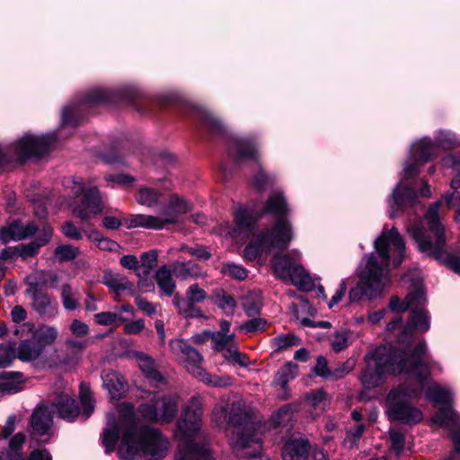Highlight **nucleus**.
Returning <instances> with one entry per match:
<instances>
[{"mask_svg":"<svg viewBox=\"0 0 460 460\" xmlns=\"http://www.w3.org/2000/svg\"><path fill=\"white\" fill-rule=\"evenodd\" d=\"M119 435L121 441L118 455L122 460H138L141 456L146 460H159L168 453V440L158 429L143 424L134 407L128 403L119 406V420L112 413L107 415V425L102 431L106 453L115 449Z\"/></svg>","mask_w":460,"mask_h":460,"instance_id":"nucleus-1","label":"nucleus"},{"mask_svg":"<svg viewBox=\"0 0 460 460\" xmlns=\"http://www.w3.org/2000/svg\"><path fill=\"white\" fill-rule=\"evenodd\" d=\"M442 164L446 168H452L458 174L452 179L450 189L443 199L430 205L423 221L409 226L408 231L421 252L439 261H446L450 269L460 275V257H449L445 250V228L438 213L439 208L445 204L448 209L456 210L455 221H460V154L447 155L442 159Z\"/></svg>","mask_w":460,"mask_h":460,"instance_id":"nucleus-2","label":"nucleus"},{"mask_svg":"<svg viewBox=\"0 0 460 460\" xmlns=\"http://www.w3.org/2000/svg\"><path fill=\"white\" fill-rule=\"evenodd\" d=\"M375 251L365 256L358 270V282L350 288V302L372 300L381 295L389 283V262L394 267L403 261L405 243L396 227L384 229L374 243Z\"/></svg>","mask_w":460,"mask_h":460,"instance_id":"nucleus-3","label":"nucleus"},{"mask_svg":"<svg viewBox=\"0 0 460 460\" xmlns=\"http://www.w3.org/2000/svg\"><path fill=\"white\" fill-rule=\"evenodd\" d=\"M425 351V342H420L411 357H408L407 350L400 351L391 344L376 348L365 357L367 367L361 376L362 385L371 389L383 382L386 373H405L414 377L424 388L429 375V367L422 360Z\"/></svg>","mask_w":460,"mask_h":460,"instance_id":"nucleus-4","label":"nucleus"},{"mask_svg":"<svg viewBox=\"0 0 460 460\" xmlns=\"http://www.w3.org/2000/svg\"><path fill=\"white\" fill-rule=\"evenodd\" d=\"M264 213L278 217L276 223L253 236L245 247L244 257L253 261L264 252L282 251L286 249L294 237L293 227L286 216L289 213L287 200L281 192H275L266 201Z\"/></svg>","mask_w":460,"mask_h":460,"instance_id":"nucleus-5","label":"nucleus"},{"mask_svg":"<svg viewBox=\"0 0 460 460\" xmlns=\"http://www.w3.org/2000/svg\"><path fill=\"white\" fill-rule=\"evenodd\" d=\"M203 408L200 400L192 397L184 407L177 422L175 437L180 446L174 460H214L208 447L198 443L202 422Z\"/></svg>","mask_w":460,"mask_h":460,"instance_id":"nucleus-6","label":"nucleus"},{"mask_svg":"<svg viewBox=\"0 0 460 460\" xmlns=\"http://www.w3.org/2000/svg\"><path fill=\"white\" fill-rule=\"evenodd\" d=\"M437 145L432 144L427 138L420 139L411 146V157L404 164L402 179L394 189L388 200L391 218H394L401 209L415 204L417 194L404 184V181L416 176L420 172V167L437 155Z\"/></svg>","mask_w":460,"mask_h":460,"instance_id":"nucleus-7","label":"nucleus"},{"mask_svg":"<svg viewBox=\"0 0 460 460\" xmlns=\"http://www.w3.org/2000/svg\"><path fill=\"white\" fill-rule=\"evenodd\" d=\"M212 422L219 428H232L231 443L236 438L238 431L246 438L257 430L252 416L243 408L242 402H234L229 409L226 400H220L213 408Z\"/></svg>","mask_w":460,"mask_h":460,"instance_id":"nucleus-8","label":"nucleus"},{"mask_svg":"<svg viewBox=\"0 0 460 460\" xmlns=\"http://www.w3.org/2000/svg\"><path fill=\"white\" fill-rule=\"evenodd\" d=\"M418 394L416 388L406 384H402L392 390L386 400V412L389 419L410 425L420 422L423 420L422 411L409 401Z\"/></svg>","mask_w":460,"mask_h":460,"instance_id":"nucleus-9","label":"nucleus"},{"mask_svg":"<svg viewBox=\"0 0 460 460\" xmlns=\"http://www.w3.org/2000/svg\"><path fill=\"white\" fill-rule=\"evenodd\" d=\"M190 210V205L182 198L172 196L168 207L161 216L132 215L126 222L128 228L145 227L149 229H161L167 224H175L179 216Z\"/></svg>","mask_w":460,"mask_h":460,"instance_id":"nucleus-10","label":"nucleus"},{"mask_svg":"<svg viewBox=\"0 0 460 460\" xmlns=\"http://www.w3.org/2000/svg\"><path fill=\"white\" fill-rule=\"evenodd\" d=\"M276 275L284 280H290L298 289H312L314 283L305 270L293 261L288 254H276L271 261Z\"/></svg>","mask_w":460,"mask_h":460,"instance_id":"nucleus-11","label":"nucleus"},{"mask_svg":"<svg viewBox=\"0 0 460 460\" xmlns=\"http://www.w3.org/2000/svg\"><path fill=\"white\" fill-rule=\"evenodd\" d=\"M56 141L57 136L55 133L41 136L25 134L11 146L12 158L22 161L31 156L42 155L53 147Z\"/></svg>","mask_w":460,"mask_h":460,"instance_id":"nucleus-12","label":"nucleus"},{"mask_svg":"<svg viewBox=\"0 0 460 460\" xmlns=\"http://www.w3.org/2000/svg\"><path fill=\"white\" fill-rule=\"evenodd\" d=\"M179 397L177 395L160 396L155 394L149 402L139 406L137 413L144 419L155 422L171 421L178 410Z\"/></svg>","mask_w":460,"mask_h":460,"instance_id":"nucleus-13","label":"nucleus"},{"mask_svg":"<svg viewBox=\"0 0 460 460\" xmlns=\"http://www.w3.org/2000/svg\"><path fill=\"white\" fill-rule=\"evenodd\" d=\"M71 186L75 195H83L80 205L74 209V214L82 220H89L101 213L102 203L99 190L96 187H87L81 179H74Z\"/></svg>","mask_w":460,"mask_h":460,"instance_id":"nucleus-14","label":"nucleus"},{"mask_svg":"<svg viewBox=\"0 0 460 460\" xmlns=\"http://www.w3.org/2000/svg\"><path fill=\"white\" fill-rule=\"evenodd\" d=\"M422 305H414L411 308V318L407 325L403 328L402 332L401 333V336L399 338V342L402 348H400L398 350L408 351V357H411L418 345L414 348V349H411L409 346V339L411 337L413 333V329L416 328L417 330H420L421 332H427L429 329L430 326V318L428 314V312L421 307Z\"/></svg>","mask_w":460,"mask_h":460,"instance_id":"nucleus-15","label":"nucleus"},{"mask_svg":"<svg viewBox=\"0 0 460 460\" xmlns=\"http://www.w3.org/2000/svg\"><path fill=\"white\" fill-rule=\"evenodd\" d=\"M236 434V438L233 439V447L238 456L246 457L247 460H270L261 453V438L257 430L246 438L240 431Z\"/></svg>","mask_w":460,"mask_h":460,"instance_id":"nucleus-16","label":"nucleus"},{"mask_svg":"<svg viewBox=\"0 0 460 460\" xmlns=\"http://www.w3.org/2000/svg\"><path fill=\"white\" fill-rule=\"evenodd\" d=\"M16 336H26L31 334L44 349L46 346L53 344L58 337V328L54 325L40 324L37 328L31 323H24L15 330Z\"/></svg>","mask_w":460,"mask_h":460,"instance_id":"nucleus-17","label":"nucleus"},{"mask_svg":"<svg viewBox=\"0 0 460 460\" xmlns=\"http://www.w3.org/2000/svg\"><path fill=\"white\" fill-rule=\"evenodd\" d=\"M235 227L233 228L228 222L219 226V234L237 238L240 234H249L256 224L252 213L245 208H239L234 214Z\"/></svg>","mask_w":460,"mask_h":460,"instance_id":"nucleus-18","label":"nucleus"},{"mask_svg":"<svg viewBox=\"0 0 460 460\" xmlns=\"http://www.w3.org/2000/svg\"><path fill=\"white\" fill-rule=\"evenodd\" d=\"M228 151L237 164L257 162L260 156L256 145L249 138H233L229 143Z\"/></svg>","mask_w":460,"mask_h":460,"instance_id":"nucleus-19","label":"nucleus"},{"mask_svg":"<svg viewBox=\"0 0 460 460\" xmlns=\"http://www.w3.org/2000/svg\"><path fill=\"white\" fill-rule=\"evenodd\" d=\"M31 298L33 310L43 319H53L59 312L57 300L50 295L42 291H34Z\"/></svg>","mask_w":460,"mask_h":460,"instance_id":"nucleus-20","label":"nucleus"},{"mask_svg":"<svg viewBox=\"0 0 460 460\" xmlns=\"http://www.w3.org/2000/svg\"><path fill=\"white\" fill-rule=\"evenodd\" d=\"M38 227L34 223L23 226L20 221H13L0 228V241L7 243L12 241H20L32 236Z\"/></svg>","mask_w":460,"mask_h":460,"instance_id":"nucleus-21","label":"nucleus"},{"mask_svg":"<svg viewBox=\"0 0 460 460\" xmlns=\"http://www.w3.org/2000/svg\"><path fill=\"white\" fill-rule=\"evenodd\" d=\"M425 302V291L422 285L420 283H417L403 301H401L398 296H393L390 300L389 306L392 311L400 313L411 309L414 305H422Z\"/></svg>","mask_w":460,"mask_h":460,"instance_id":"nucleus-22","label":"nucleus"},{"mask_svg":"<svg viewBox=\"0 0 460 460\" xmlns=\"http://www.w3.org/2000/svg\"><path fill=\"white\" fill-rule=\"evenodd\" d=\"M170 346L174 352L183 355L186 361L187 370L194 376V368H202L200 364L203 361L201 354L182 339L172 340Z\"/></svg>","mask_w":460,"mask_h":460,"instance_id":"nucleus-23","label":"nucleus"},{"mask_svg":"<svg viewBox=\"0 0 460 460\" xmlns=\"http://www.w3.org/2000/svg\"><path fill=\"white\" fill-rule=\"evenodd\" d=\"M133 357L137 360L139 368L155 386L165 385V379L157 370V366L154 358L141 351H133Z\"/></svg>","mask_w":460,"mask_h":460,"instance_id":"nucleus-24","label":"nucleus"},{"mask_svg":"<svg viewBox=\"0 0 460 460\" xmlns=\"http://www.w3.org/2000/svg\"><path fill=\"white\" fill-rule=\"evenodd\" d=\"M51 411L64 420H75L79 415V408L68 393L60 394L51 403Z\"/></svg>","mask_w":460,"mask_h":460,"instance_id":"nucleus-25","label":"nucleus"},{"mask_svg":"<svg viewBox=\"0 0 460 460\" xmlns=\"http://www.w3.org/2000/svg\"><path fill=\"white\" fill-rule=\"evenodd\" d=\"M102 378L103 386L108 391L111 399L121 398L128 390V384L123 376L112 369L102 371Z\"/></svg>","mask_w":460,"mask_h":460,"instance_id":"nucleus-26","label":"nucleus"},{"mask_svg":"<svg viewBox=\"0 0 460 460\" xmlns=\"http://www.w3.org/2000/svg\"><path fill=\"white\" fill-rule=\"evenodd\" d=\"M53 230L50 226L43 224L38 237L31 243H21L15 246L16 255L22 259L32 257L38 253L40 247L45 245L52 237Z\"/></svg>","mask_w":460,"mask_h":460,"instance_id":"nucleus-27","label":"nucleus"},{"mask_svg":"<svg viewBox=\"0 0 460 460\" xmlns=\"http://www.w3.org/2000/svg\"><path fill=\"white\" fill-rule=\"evenodd\" d=\"M309 443L304 438L288 440L282 450L283 460H304L309 452Z\"/></svg>","mask_w":460,"mask_h":460,"instance_id":"nucleus-28","label":"nucleus"},{"mask_svg":"<svg viewBox=\"0 0 460 460\" xmlns=\"http://www.w3.org/2000/svg\"><path fill=\"white\" fill-rule=\"evenodd\" d=\"M51 408L41 406L37 408L31 420V428L34 433L41 436L49 432L52 426Z\"/></svg>","mask_w":460,"mask_h":460,"instance_id":"nucleus-29","label":"nucleus"},{"mask_svg":"<svg viewBox=\"0 0 460 460\" xmlns=\"http://www.w3.org/2000/svg\"><path fill=\"white\" fill-rule=\"evenodd\" d=\"M23 375L21 372L0 373V395L13 394L22 388Z\"/></svg>","mask_w":460,"mask_h":460,"instance_id":"nucleus-30","label":"nucleus"},{"mask_svg":"<svg viewBox=\"0 0 460 460\" xmlns=\"http://www.w3.org/2000/svg\"><path fill=\"white\" fill-rule=\"evenodd\" d=\"M298 374V366L293 362H287L281 367L275 375L273 384L279 385L282 389V394L279 396L282 399L288 397V384L294 379Z\"/></svg>","mask_w":460,"mask_h":460,"instance_id":"nucleus-31","label":"nucleus"},{"mask_svg":"<svg viewBox=\"0 0 460 460\" xmlns=\"http://www.w3.org/2000/svg\"><path fill=\"white\" fill-rule=\"evenodd\" d=\"M353 367V364L349 361L344 363L341 367L335 368L331 371L328 367L327 360L324 357L320 356L317 358L316 365L314 367V371L317 376L324 378H335L339 379L347 375Z\"/></svg>","mask_w":460,"mask_h":460,"instance_id":"nucleus-32","label":"nucleus"},{"mask_svg":"<svg viewBox=\"0 0 460 460\" xmlns=\"http://www.w3.org/2000/svg\"><path fill=\"white\" fill-rule=\"evenodd\" d=\"M43 349L33 339L22 341L15 349V356L22 362H31L38 359L43 353Z\"/></svg>","mask_w":460,"mask_h":460,"instance_id":"nucleus-33","label":"nucleus"},{"mask_svg":"<svg viewBox=\"0 0 460 460\" xmlns=\"http://www.w3.org/2000/svg\"><path fill=\"white\" fill-rule=\"evenodd\" d=\"M172 269L166 265L161 266L155 272V279L162 295L171 296L175 288L176 283L172 279Z\"/></svg>","mask_w":460,"mask_h":460,"instance_id":"nucleus-34","label":"nucleus"},{"mask_svg":"<svg viewBox=\"0 0 460 460\" xmlns=\"http://www.w3.org/2000/svg\"><path fill=\"white\" fill-rule=\"evenodd\" d=\"M171 268L176 278L181 280L198 279L203 275L199 265L191 261H174Z\"/></svg>","mask_w":460,"mask_h":460,"instance_id":"nucleus-35","label":"nucleus"},{"mask_svg":"<svg viewBox=\"0 0 460 460\" xmlns=\"http://www.w3.org/2000/svg\"><path fill=\"white\" fill-rule=\"evenodd\" d=\"M102 283L117 294L133 288V284L125 276L111 271L104 272Z\"/></svg>","mask_w":460,"mask_h":460,"instance_id":"nucleus-36","label":"nucleus"},{"mask_svg":"<svg viewBox=\"0 0 460 460\" xmlns=\"http://www.w3.org/2000/svg\"><path fill=\"white\" fill-rule=\"evenodd\" d=\"M193 370L195 377L199 378L204 384L214 387L226 388L230 386L233 383V378L227 375H211L208 373L204 368L196 367Z\"/></svg>","mask_w":460,"mask_h":460,"instance_id":"nucleus-37","label":"nucleus"},{"mask_svg":"<svg viewBox=\"0 0 460 460\" xmlns=\"http://www.w3.org/2000/svg\"><path fill=\"white\" fill-rule=\"evenodd\" d=\"M25 437L22 433L15 434L9 442V448L4 456L0 454V460H24L22 453Z\"/></svg>","mask_w":460,"mask_h":460,"instance_id":"nucleus-38","label":"nucleus"},{"mask_svg":"<svg viewBox=\"0 0 460 460\" xmlns=\"http://www.w3.org/2000/svg\"><path fill=\"white\" fill-rule=\"evenodd\" d=\"M198 119L202 125L212 134H219L223 132L224 126L219 119L215 118L210 112L202 108L196 110Z\"/></svg>","mask_w":460,"mask_h":460,"instance_id":"nucleus-39","label":"nucleus"},{"mask_svg":"<svg viewBox=\"0 0 460 460\" xmlns=\"http://www.w3.org/2000/svg\"><path fill=\"white\" fill-rule=\"evenodd\" d=\"M306 403L314 411V415L317 416L325 410L330 403V400L325 392L317 390L306 396Z\"/></svg>","mask_w":460,"mask_h":460,"instance_id":"nucleus-40","label":"nucleus"},{"mask_svg":"<svg viewBox=\"0 0 460 460\" xmlns=\"http://www.w3.org/2000/svg\"><path fill=\"white\" fill-rule=\"evenodd\" d=\"M213 302L226 314H233L236 306L234 298L223 289H217L212 295Z\"/></svg>","mask_w":460,"mask_h":460,"instance_id":"nucleus-41","label":"nucleus"},{"mask_svg":"<svg viewBox=\"0 0 460 460\" xmlns=\"http://www.w3.org/2000/svg\"><path fill=\"white\" fill-rule=\"evenodd\" d=\"M294 411L295 409L292 405H284L272 413L269 420L270 425L273 428L287 426L292 420Z\"/></svg>","mask_w":460,"mask_h":460,"instance_id":"nucleus-42","label":"nucleus"},{"mask_svg":"<svg viewBox=\"0 0 460 460\" xmlns=\"http://www.w3.org/2000/svg\"><path fill=\"white\" fill-rule=\"evenodd\" d=\"M80 402L83 409L82 416L87 420L94 411L95 401L89 385L85 383L80 385Z\"/></svg>","mask_w":460,"mask_h":460,"instance_id":"nucleus-43","label":"nucleus"},{"mask_svg":"<svg viewBox=\"0 0 460 460\" xmlns=\"http://www.w3.org/2000/svg\"><path fill=\"white\" fill-rule=\"evenodd\" d=\"M60 289L61 301L66 310L74 311L80 307V296L73 291L70 285L64 284Z\"/></svg>","mask_w":460,"mask_h":460,"instance_id":"nucleus-44","label":"nucleus"},{"mask_svg":"<svg viewBox=\"0 0 460 460\" xmlns=\"http://www.w3.org/2000/svg\"><path fill=\"white\" fill-rule=\"evenodd\" d=\"M160 197V192L150 188H142L138 190L136 199L140 205L154 207L158 204Z\"/></svg>","mask_w":460,"mask_h":460,"instance_id":"nucleus-45","label":"nucleus"},{"mask_svg":"<svg viewBox=\"0 0 460 460\" xmlns=\"http://www.w3.org/2000/svg\"><path fill=\"white\" fill-rule=\"evenodd\" d=\"M243 307L250 316L259 314L261 307L260 295L256 292H250L243 296Z\"/></svg>","mask_w":460,"mask_h":460,"instance_id":"nucleus-46","label":"nucleus"},{"mask_svg":"<svg viewBox=\"0 0 460 460\" xmlns=\"http://www.w3.org/2000/svg\"><path fill=\"white\" fill-rule=\"evenodd\" d=\"M211 339L215 343L214 348L217 350L226 349V351L228 349H232L233 347L235 346L234 341V334H226L216 332L211 334Z\"/></svg>","mask_w":460,"mask_h":460,"instance_id":"nucleus-47","label":"nucleus"},{"mask_svg":"<svg viewBox=\"0 0 460 460\" xmlns=\"http://www.w3.org/2000/svg\"><path fill=\"white\" fill-rule=\"evenodd\" d=\"M223 357L226 360L233 363L237 364L238 366L242 367H245L250 365L251 361L249 358L243 354L238 351L235 349V346L232 349H228L226 351L223 353Z\"/></svg>","mask_w":460,"mask_h":460,"instance_id":"nucleus-48","label":"nucleus"},{"mask_svg":"<svg viewBox=\"0 0 460 460\" xmlns=\"http://www.w3.org/2000/svg\"><path fill=\"white\" fill-rule=\"evenodd\" d=\"M54 254L59 261H67L75 259L79 250L73 245L62 244L55 249Z\"/></svg>","mask_w":460,"mask_h":460,"instance_id":"nucleus-49","label":"nucleus"},{"mask_svg":"<svg viewBox=\"0 0 460 460\" xmlns=\"http://www.w3.org/2000/svg\"><path fill=\"white\" fill-rule=\"evenodd\" d=\"M15 358V349L13 344H0V368H5L11 366Z\"/></svg>","mask_w":460,"mask_h":460,"instance_id":"nucleus-50","label":"nucleus"},{"mask_svg":"<svg viewBox=\"0 0 460 460\" xmlns=\"http://www.w3.org/2000/svg\"><path fill=\"white\" fill-rule=\"evenodd\" d=\"M300 341V339L294 334H282L272 340V343L278 350L286 349L289 347L298 345Z\"/></svg>","mask_w":460,"mask_h":460,"instance_id":"nucleus-51","label":"nucleus"},{"mask_svg":"<svg viewBox=\"0 0 460 460\" xmlns=\"http://www.w3.org/2000/svg\"><path fill=\"white\" fill-rule=\"evenodd\" d=\"M43 276L44 271H39L26 276L24 281L28 288L25 292L28 296L33 295L34 291H40L38 286L45 284Z\"/></svg>","mask_w":460,"mask_h":460,"instance_id":"nucleus-52","label":"nucleus"},{"mask_svg":"<svg viewBox=\"0 0 460 460\" xmlns=\"http://www.w3.org/2000/svg\"><path fill=\"white\" fill-rule=\"evenodd\" d=\"M79 118V110L76 105L66 106L62 111V126L75 125Z\"/></svg>","mask_w":460,"mask_h":460,"instance_id":"nucleus-53","label":"nucleus"},{"mask_svg":"<svg viewBox=\"0 0 460 460\" xmlns=\"http://www.w3.org/2000/svg\"><path fill=\"white\" fill-rule=\"evenodd\" d=\"M332 349L337 352L343 350L349 346V332L344 330L337 331L331 341Z\"/></svg>","mask_w":460,"mask_h":460,"instance_id":"nucleus-54","label":"nucleus"},{"mask_svg":"<svg viewBox=\"0 0 460 460\" xmlns=\"http://www.w3.org/2000/svg\"><path fill=\"white\" fill-rule=\"evenodd\" d=\"M110 93L104 89H94L90 91L83 99V102L95 104L110 99Z\"/></svg>","mask_w":460,"mask_h":460,"instance_id":"nucleus-55","label":"nucleus"},{"mask_svg":"<svg viewBox=\"0 0 460 460\" xmlns=\"http://www.w3.org/2000/svg\"><path fill=\"white\" fill-rule=\"evenodd\" d=\"M186 297L193 304L201 303L207 298V292L197 283H194L187 288Z\"/></svg>","mask_w":460,"mask_h":460,"instance_id":"nucleus-56","label":"nucleus"},{"mask_svg":"<svg viewBox=\"0 0 460 460\" xmlns=\"http://www.w3.org/2000/svg\"><path fill=\"white\" fill-rule=\"evenodd\" d=\"M222 272L239 280H243L247 277L246 270L243 266L234 263L225 264Z\"/></svg>","mask_w":460,"mask_h":460,"instance_id":"nucleus-57","label":"nucleus"},{"mask_svg":"<svg viewBox=\"0 0 460 460\" xmlns=\"http://www.w3.org/2000/svg\"><path fill=\"white\" fill-rule=\"evenodd\" d=\"M94 320L98 324L105 326L111 325L118 320L125 321L124 318L114 312H102L96 314L94 315Z\"/></svg>","mask_w":460,"mask_h":460,"instance_id":"nucleus-58","label":"nucleus"},{"mask_svg":"<svg viewBox=\"0 0 460 460\" xmlns=\"http://www.w3.org/2000/svg\"><path fill=\"white\" fill-rule=\"evenodd\" d=\"M266 325V321L262 318H253L243 323L240 330L245 333H252L262 330Z\"/></svg>","mask_w":460,"mask_h":460,"instance_id":"nucleus-59","label":"nucleus"},{"mask_svg":"<svg viewBox=\"0 0 460 460\" xmlns=\"http://www.w3.org/2000/svg\"><path fill=\"white\" fill-rule=\"evenodd\" d=\"M69 329L71 333L77 338H83L90 332L88 324L78 319H74L71 322Z\"/></svg>","mask_w":460,"mask_h":460,"instance_id":"nucleus-60","label":"nucleus"},{"mask_svg":"<svg viewBox=\"0 0 460 460\" xmlns=\"http://www.w3.org/2000/svg\"><path fill=\"white\" fill-rule=\"evenodd\" d=\"M157 258L158 254L156 250H152L141 254L142 266L146 269V273L157 265Z\"/></svg>","mask_w":460,"mask_h":460,"instance_id":"nucleus-61","label":"nucleus"},{"mask_svg":"<svg viewBox=\"0 0 460 460\" xmlns=\"http://www.w3.org/2000/svg\"><path fill=\"white\" fill-rule=\"evenodd\" d=\"M390 441L392 449L398 455L404 446V436L401 432L392 429L390 431Z\"/></svg>","mask_w":460,"mask_h":460,"instance_id":"nucleus-62","label":"nucleus"},{"mask_svg":"<svg viewBox=\"0 0 460 460\" xmlns=\"http://www.w3.org/2000/svg\"><path fill=\"white\" fill-rule=\"evenodd\" d=\"M173 305L179 309L181 314H184L186 316L190 315L193 309V303L187 297L181 298L179 296H175L173 297Z\"/></svg>","mask_w":460,"mask_h":460,"instance_id":"nucleus-63","label":"nucleus"},{"mask_svg":"<svg viewBox=\"0 0 460 460\" xmlns=\"http://www.w3.org/2000/svg\"><path fill=\"white\" fill-rule=\"evenodd\" d=\"M364 430V424H358L354 429H350L348 431L347 436L345 438V443H349V446L352 447L356 443V441L358 440L359 438L362 436Z\"/></svg>","mask_w":460,"mask_h":460,"instance_id":"nucleus-64","label":"nucleus"}]
</instances>
